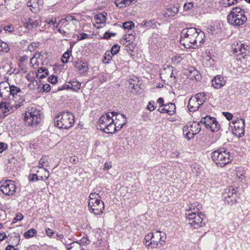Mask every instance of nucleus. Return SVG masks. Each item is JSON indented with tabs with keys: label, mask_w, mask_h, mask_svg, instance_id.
Returning <instances> with one entry per match:
<instances>
[{
	"label": "nucleus",
	"mask_w": 250,
	"mask_h": 250,
	"mask_svg": "<svg viewBox=\"0 0 250 250\" xmlns=\"http://www.w3.org/2000/svg\"><path fill=\"white\" fill-rule=\"evenodd\" d=\"M204 35L200 29L195 27L186 28L183 29L181 33L180 43L187 48H190L191 44L197 43V38L199 35Z\"/></svg>",
	"instance_id": "1"
},
{
	"label": "nucleus",
	"mask_w": 250,
	"mask_h": 250,
	"mask_svg": "<svg viewBox=\"0 0 250 250\" xmlns=\"http://www.w3.org/2000/svg\"><path fill=\"white\" fill-rule=\"evenodd\" d=\"M211 156L216 165L221 167L230 163L233 159L229 150L224 147L214 150L212 152Z\"/></svg>",
	"instance_id": "2"
},
{
	"label": "nucleus",
	"mask_w": 250,
	"mask_h": 250,
	"mask_svg": "<svg viewBox=\"0 0 250 250\" xmlns=\"http://www.w3.org/2000/svg\"><path fill=\"white\" fill-rule=\"evenodd\" d=\"M195 206H194L193 208L189 207L188 209H187L185 215L188 224L194 229H197L205 224L204 220L205 216L201 212H199L197 210L195 211Z\"/></svg>",
	"instance_id": "3"
},
{
	"label": "nucleus",
	"mask_w": 250,
	"mask_h": 250,
	"mask_svg": "<svg viewBox=\"0 0 250 250\" xmlns=\"http://www.w3.org/2000/svg\"><path fill=\"white\" fill-rule=\"evenodd\" d=\"M27 110L24 118L25 125L33 128L36 127L42 120V112L36 106L29 107Z\"/></svg>",
	"instance_id": "4"
},
{
	"label": "nucleus",
	"mask_w": 250,
	"mask_h": 250,
	"mask_svg": "<svg viewBox=\"0 0 250 250\" xmlns=\"http://www.w3.org/2000/svg\"><path fill=\"white\" fill-rule=\"evenodd\" d=\"M74 123V116L69 111H62L54 118L55 125L61 129H68L72 127Z\"/></svg>",
	"instance_id": "5"
},
{
	"label": "nucleus",
	"mask_w": 250,
	"mask_h": 250,
	"mask_svg": "<svg viewBox=\"0 0 250 250\" xmlns=\"http://www.w3.org/2000/svg\"><path fill=\"white\" fill-rule=\"evenodd\" d=\"M245 12L240 7L233 8L227 16L229 23L234 26H240L244 24L247 20Z\"/></svg>",
	"instance_id": "6"
},
{
	"label": "nucleus",
	"mask_w": 250,
	"mask_h": 250,
	"mask_svg": "<svg viewBox=\"0 0 250 250\" xmlns=\"http://www.w3.org/2000/svg\"><path fill=\"white\" fill-rule=\"evenodd\" d=\"M88 207L91 212L95 215H101L104 208V202L101 196L97 193H91L89 196Z\"/></svg>",
	"instance_id": "7"
},
{
	"label": "nucleus",
	"mask_w": 250,
	"mask_h": 250,
	"mask_svg": "<svg viewBox=\"0 0 250 250\" xmlns=\"http://www.w3.org/2000/svg\"><path fill=\"white\" fill-rule=\"evenodd\" d=\"M230 127H233V133L238 137H241L245 133V120L237 118L231 123Z\"/></svg>",
	"instance_id": "8"
},
{
	"label": "nucleus",
	"mask_w": 250,
	"mask_h": 250,
	"mask_svg": "<svg viewBox=\"0 0 250 250\" xmlns=\"http://www.w3.org/2000/svg\"><path fill=\"white\" fill-rule=\"evenodd\" d=\"M16 186L12 180L1 181L0 182V190L6 195H13L16 192Z\"/></svg>",
	"instance_id": "9"
},
{
	"label": "nucleus",
	"mask_w": 250,
	"mask_h": 250,
	"mask_svg": "<svg viewBox=\"0 0 250 250\" xmlns=\"http://www.w3.org/2000/svg\"><path fill=\"white\" fill-rule=\"evenodd\" d=\"M173 67L167 65L162 69L160 71V77L162 81L165 82L168 81L170 82H175L176 77L173 76Z\"/></svg>",
	"instance_id": "10"
},
{
	"label": "nucleus",
	"mask_w": 250,
	"mask_h": 250,
	"mask_svg": "<svg viewBox=\"0 0 250 250\" xmlns=\"http://www.w3.org/2000/svg\"><path fill=\"white\" fill-rule=\"evenodd\" d=\"M49 175V172L46 168H42L37 171V174L30 175L29 179L30 181H45L48 179Z\"/></svg>",
	"instance_id": "11"
},
{
	"label": "nucleus",
	"mask_w": 250,
	"mask_h": 250,
	"mask_svg": "<svg viewBox=\"0 0 250 250\" xmlns=\"http://www.w3.org/2000/svg\"><path fill=\"white\" fill-rule=\"evenodd\" d=\"M41 23V17L38 15H31L27 21L24 23V26L28 29L37 27Z\"/></svg>",
	"instance_id": "12"
},
{
	"label": "nucleus",
	"mask_w": 250,
	"mask_h": 250,
	"mask_svg": "<svg viewBox=\"0 0 250 250\" xmlns=\"http://www.w3.org/2000/svg\"><path fill=\"white\" fill-rule=\"evenodd\" d=\"M8 96V99L10 98V96H12V99L15 100L17 97H20L22 94V92L21 88L16 85H11L10 86L9 90H7Z\"/></svg>",
	"instance_id": "13"
},
{
	"label": "nucleus",
	"mask_w": 250,
	"mask_h": 250,
	"mask_svg": "<svg viewBox=\"0 0 250 250\" xmlns=\"http://www.w3.org/2000/svg\"><path fill=\"white\" fill-rule=\"evenodd\" d=\"M118 122L112 120L111 122L108 123L107 126H106L103 131L105 133H114L122 129V126H117Z\"/></svg>",
	"instance_id": "14"
},
{
	"label": "nucleus",
	"mask_w": 250,
	"mask_h": 250,
	"mask_svg": "<svg viewBox=\"0 0 250 250\" xmlns=\"http://www.w3.org/2000/svg\"><path fill=\"white\" fill-rule=\"evenodd\" d=\"M200 124H201L199 122L198 123H194L189 125V127L191 132H190V134L188 132L187 133L188 140L193 138L195 135L197 134L200 131L201 129Z\"/></svg>",
	"instance_id": "15"
},
{
	"label": "nucleus",
	"mask_w": 250,
	"mask_h": 250,
	"mask_svg": "<svg viewBox=\"0 0 250 250\" xmlns=\"http://www.w3.org/2000/svg\"><path fill=\"white\" fill-rule=\"evenodd\" d=\"M74 66L80 71V73L85 74L88 71V64L86 62L77 61L74 62Z\"/></svg>",
	"instance_id": "16"
},
{
	"label": "nucleus",
	"mask_w": 250,
	"mask_h": 250,
	"mask_svg": "<svg viewBox=\"0 0 250 250\" xmlns=\"http://www.w3.org/2000/svg\"><path fill=\"white\" fill-rule=\"evenodd\" d=\"M211 83L214 88L219 89L225 84L226 81L223 77L217 75L212 80Z\"/></svg>",
	"instance_id": "17"
},
{
	"label": "nucleus",
	"mask_w": 250,
	"mask_h": 250,
	"mask_svg": "<svg viewBox=\"0 0 250 250\" xmlns=\"http://www.w3.org/2000/svg\"><path fill=\"white\" fill-rule=\"evenodd\" d=\"M179 6L178 4L173 7L167 8L163 12V15L165 17H172L179 11Z\"/></svg>",
	"instance_id": "18"
},
{
	"label": "nucleus",
	"mask_w": 250,
	"mask_h": 250,
	"mask_svg": "<svg viewBox=\"0 0 250 250\" xmlns=\"http://www.w3.org/2000/svg\"><path fill=\"white\" fill-rule=\"evenodd\" d=\"M6 101V100H2L0 103V111L3 114L2 118H4L7 116V113L11 108L10 104Z\"/></svg>",
	"instance_id": "19"
},
{
	"label": "nucleus",
	"mask_w": 250,
	"mask_h": 250,
	"mask_svg": "<svg viewBox=\"0 0 250 250\" xmlns=\"http://www.w3.org/2000/svg\"><path fill=\"white\" fill-rule=\"evenodd\" d=\"M201 105L195 99L190 98L188 104V110L190 112L195 111L199 109Z\"/></svg>",
	"instance_id": "20"
},
{
	"label": "nucleus",
	"mask_w": 250,
	"mask_h": 250,
	"mask_svg": "<svg viewBox=\"0 0 250 250\" xmlns=\"http://www.w3.org/2000/svg\"><path fill=\"white\" fill-rule=\"evenodd\" d=\"M157 21L155 19H152L149 21H143L141 23V26L144 28H146V29H155L157 28Z\"/></svg>",
	"instance_id": "21"
},
{
	"label": "nucleus",
	"mask_w": 250,
	"mask_h": 250,
	"mask_svg": "<svg viewBox=\"0 0 250 250\" xmlns=\"http://www.w3.org/2000/svg\"><path fill=\"white\" fill-rule=\"evenodd\" d=\"M160 237L159 239L157 238H152V241H150L148 243L147 246H149L150 245H152L153 248L155 247H158L160 248L159 246V243L160 245V246H162L163 244L165 243V241L163 240H162L163 237L160 234Z\"/></svg>",
	"instance_id": "22"
},
{
	"label": "nucleus",
	"mask_w": 250,
	"mask_h": 250,
	"mask_svg": "<svg viewBox=\"0 0 250 250\" xmlns=\"http://www.w3.org/2000/svg\"><path fill=\"white\" fill-rule=\"evenodd\" d=\"M109 122L106 120L104 116H101L98 122L97 128L103 131Z\"/></svg>",
	"instance_id": "23"
},
{
	"label": "nucleus",
	"mask_w": 250,
	"mask_h": 250,
	"mask_svg": "<svg viewBox=\"0 0 250 250\" xmlns=\"http://www.w3.org/2000/svg\"><path fill=\"white\" fill-rule=\"evenodd\" d=\"M160 232L156 231L155 233H149L147 235H146L144 238L145 242L144 243L146 246H148L147 244L149 241H152V238H157L159 239L160 237Z\"/></svg>",
	"instance_id": "24"
},
{
	"label": "nucleus",
	"mask_w": 250,
	"mask_h": 250,
	"mask_svg": "<svg viewBox=\"0 0 250 250\" xmlns=\"http://www.w3.org/2000/svg\"><path fill=\"white\" fill-rule=\"evenodd\" d=\"M28 6L31 7L30 10L34 13H37L40 10L38 0H30L28 3Z\"/></svg>",
	"instance_id": "25"
},
{
	"label": "nucleus",
	"mask_w": 250,
	"mask_h": 250,
	"mask_svg": "<svg viewBox=\"0 0 250 250\" xmlns=\"http://www.w3.org/2000/svg\"><path fill=\"white\" fill-rule=\"evenodd\" d=\"M215 118L209 116H206L201 119L200 121V124H204L207 128H208L209 125L212 124L211 122L215 121Z\"/></svg>",
	"instance_id": "26"
},
{
	"label": "nucleus",
	"mask_w": 250,
	"mask_h": 250,
	"mask_svg": "<svg viewBox=\"0 0 250 250\" xmlns=\"http://www.w3.org/2000/svg\"><path fill=\"white\" fill-rule=\"evenodd\" d=\"M68 83L71 85V90L73 91H78L81 86V83L76 79L70 81Z\"/></svg>",
	"instance_id": "27"
},
{
	"label": "nucleus",
	"mask_w": 250,
	"mask_h": 250,
	"mask_svg": "<svg viewBox=\"0 0 250 250\" xmlns=\"http://www.w3.org/2000/svg\"><path fill=\"white\" fill-rule=\"evenodd\" d=\"M66 247L67 250H82L81 244L76 241L67 244Z\"/></svg>",
	"instance_id": "28"
},
{
	"label": "nucleus",
	"mask_w": 250,
	"mask_h": 250,
	"mask_svg": "<svg viewBox=\"0 0 250 250\" xmlns=\"http://www.w3.org/2000/svg\"><path fill=\"white\" fill-rule=\"evenodd\" d=\"M205 93H198L195 95L194 99L200 104H202L207 100Z\"/></svg>",
	"instance_id": "29"
},
{
	"label": "nucleus",
	"mask_w": 250,
	"mask_h": 250,
	"mask_svg": "<svg viewBox=\"0 0 250 250\" xmlns=\"http://www.w3.org/2000/svg\"><path fill=\"white\" fill-rule=\"evenodd\" d=\"M167 108L166 113L169 115H174L175 113L176 107L175 105L172 103H169L165 105Z\"/></svg>",
	"instance_id": "30"
},
{
	"label": "nucleus",
	"mask_w": 250,
	"mask_h": 250,
	"mask_svg": "<svg viewBox=\"0 0 250 250\" xmlns=\"http://www.w3.org/2000/svg\"><path fill=\"white\" fill-rule=\"evenodd\" d=\"M9 50V45L6 42L0 41V55L8 52Z\"/></svg>",
	"instance_id": "31"
},
{
	"label": "nucleus",
	"mask_w": 250,
	"mask_h": 250,
	"mask_svg": "<svg viewBox=\"0 0 250 250\" xmlns=\"http://www.w3.org/2000/svg\"><path fill=\"white\" fill-rule=\"evenodd\" d=\"M107 13L103 12L102 13L96 15L94 16L95 19L100 21V23L105 22L106 20Z\"/></svg>",
	"instance_id": "32"
},
{
	"label": "nucleus",
	"mask_w": 250,
	"mask_h": 250,
	"mask_svg": "<svg viewBox=\"0 0 250 250\" xmlns=\"http://www.w3.org/2000/svg\"><path fill=\"white\" fill-rule=\"evenodd\" d=\"M37 234V231L35 229H31L28 231H26L24 234V236L25 237V238H30L31 237H33V236L36 235Z\"/></svg>",
	"instance_id": "33"
},
{
	"label": "nucleus",
	"mask_w": 250,
	"mask_h": 250,
	"mask_svg": "<svg viewBox=\"0 0 250 250\" xmlns=\"http://www.w3.org/2000/svg\"><path fill=\"white\" fill-rule=\"evenodd\" d=\"M211 123L212 124L209 125L210 126L208 129H209L212 132L218 131L220 128V125L218 124L216 119H215V121Z\"/></svg>",
	"instance_id": "34"
},
{
	"label": "nucleus",
	"mask_w": 250,
	"mask_h": 250,
	"mask_svg": "<svg viewBox=\"0 0 250 250\" xmlns=\"http://www.w3.org/2000/svg\"><path fill=\"white\" fill-rule=\"evenodd\" d=\"M123 26L125 29L129 30L134 26V23L132 21H126L123 23Z\"/></svg>",
	"instance_id": "35"
},
{
	"label": "nucleus",
	"mask_w": 250,
	"mask_h": 250,
	"mask_svg": "<svg viewBox=\"0 0 250 250\" xmlns=\"http://www.w3.org/2000/svg\"><path fill=\"white\" fill-rule=\"evenodd\" d=\"M110 51H107L104 54V62L105 63H109V61L112 60V55Z\"/></svg>",
	"instance_id": "36"
},
{
	"label": "nucleus",
	"mask_w": 250,
	"mask_h": 250,
	"mask_svg": "<svg viewBox=\"0 0 250 250\" xmlns=\"http://www.w3.org/2000/svg\"><path fill=\"white\" fill-rule=\"evenodd\" d=\"M194 3L192 2H186L183 6L184 11L188 12L190 11L193 7Z\"/></svg>",
	"instance_id": "37"
},
{
	"label": "nucleus",
	"mask_w": 250,
	"mask_h": 250,
	"mask_svg": "<svg viewBox=\"0 0 250 250\" xmlns=\"http://www.w3.org/2000/svg\"><path fill=\"white\" fill-rule=\"evenodd\" d=\"M112 116L113 117L115 116V119H114V121H117V120H124L125 118V115L124 114H118L117 112H115L114 111H112L111 112Z\"/></svg>",
	"instance_id": "38"
},
{
	"label": "nucleus",
	"mask_w": 250,
	"mask_h": 250,
	"mask_svg": "<svg viewBox=\"0 0 250 250\" xmlns=\"http://www.w3.org/2000/svg\"><path fill=\"white\" fill-rule=\"evenodd\" d=\"M71 51L67 50L66 51L62 56V62L63 63H66L68 62V60L70 58V54L71 53Z\"/></svg>",
	"instance_id": "39"
},
{
	"label": "nucleus",
	"mask_w": 250,
	"mask_h": 250,
	"mask_svg": "<svg viewBox=\"0 0 250 250\" xmlns=\"http://www.w3.org/2000/svg\"><path fill=\"white\" fill-rule=\"evenodd\" d=\"M120 46L117 44H114L111 48V51H110V52H111V54L112 55H115L117 54L119 50H120Z\"/></svg>",
	"instance_id": "40"
},
{
	"label": "nucleus",
	"mask_w": 250,
	"mask_h": 250,
	"mask_svg": "<svg viewBox=\"0 0 250 250\" xmlns=\"http://www.w3.org/2000/svg\"><path fill=\"white\" fill-rule=\"evenodd\" d=\"M156 107V104L154 101H151L149 102L148 104L147 105V109L148 110H149L150 111H152L155 110Z\"/></svg>",
	"instance_id": "41"
},
{
	"label": "nucleus",
	"mask_w": 250,
	"mask_h": 250,
	"mask_svg": "<svg viewBox=\"0 0 250 250\" xmlns=\"http://www.w3.org/2000/svg\"><path fill=\"white\" fill-rule=\"evenodd\" d=\"M3 29L5 32H8L10 33H13L15 30L14 26L12 24H10L3 27Z\"/></svg>",
	"instance_id": "42"
},
{
	"label": "nucleus",
	"mask_w": 250,
	"mask_h": 250,
	"mask_svg": "<svg viewBox=\"0 0 250 250\" xmlns=\"http://www.w3.org/2000/svg\"><path fill=\"white\" fill-rule=\"evenodd\" d=\"M67 22L73 21V23H75L74 22H77L78 21L72 15H67L65 18L63 19Z\"/></svg>",
	"instance_id": "43"
},
{
	"label": "nucleus",
	"mask_w": 250,
	"mask_h": 250,
	"mask_svg": "<svg viewBox=\"0 0 250 250\" xmlns=\"http://www.w3.org/2000/svg\"><path fill=\"white\" fill-rule=\"evenodd\" d=\"M115 3L116 6L120 8L124 7L125 5H126L125 0H116Z\"/></svg>",
	"instance_id": "44"
},
{
	"label": "nucleus",
	"mask_w": 250,
	"mask_h": 250,
	"mask_svg": "<svg viewBox=\"0 0 250 250\" xmlns=\"http://www.w3.org/2000/svg\"><path fill=\"white\" fill-rule=\"evenodd\" d=\"M48 81L52 84H56L58 82L57 77L54 75H51L48 78Z\"/></svg>",
	"instance_id": "45"
},
{
	"label": "nucleus",
	"mask_w": 250,
	"mask_h": 250,
	"mask_svg": "<svg viewBox=\"0 0 250 250\" xmlns=\"http://www.w3.org/2000/svg\"><path fill=\"white\" fill-rule=\"evenodd\" d=\"M45 231L47 236L49 237H52L55 234V231L50 228H46Z\"/></svg>",
	"instance_id": "46"
},
{
	"label": "nucleus",
	"mask_w": 250,
	"mask_h": 250,
	"mask_svg": "<svg viewBox=\"0 0 250 250\" xmlns=\"http://www.w3.org/2000/svg\"><path fill=\"white\" fill-rule=\"evenodd\" d=\"M8 148V145L4 142H0V153L3 152Z\"/></svg>",
	"instance_id": "47"
},
{
	"label": "nucleus",
	"mask_w": 250,
	"mask_h": 250,
	"mask_svg": "<svg viewBox=\"0 0 250 250\" xmlns=\"http://www.w3.org/2000/svg\"><path fill=\"white\" fill-rule=\"evenodd\" d=\"M47 161V159L46 156L42 157L39 161V167L42 169V168H43L42 167V166H44V165L45 164V162Z\"/></svg>",
	"instance_id": "48"
},
{
	"label": "nucleus",
	"mask_w": 250,
	"mask_h": 250,
	"mask_svg": "<svg viewBox=\"0 0 250 250\" xmlns=\"http://www.w3.org/2000/svg\"><path fill=\"white\" fill-rule=\"evenodd\" d=\"M56 236L57 237V239L60 240L62 243V244H64L65 245H67L66 242H64L65 240L64 239V236L63 234L57 233L56 234Z\"/></svg>",
	"instance_id": "49"
},
{
	"label": "nucleus",
	"mask_w": 250,
	"mask_h": 250,
	"mask_svg": "<svg viewBox=\"0 0 250 250\" xmlns=\"http://www.w3.org/2000/svg\"><path fill=\"white\" fill-rule=\"evenodd\" d=\"M23 218L21 214L19 213L17 214L16 216L13 219L12 223H15L17 221H21Z\"/></svg>",
	"instance_id": "50"
},
{
	"label": "nucleus",
	"mask_w": 250,
	"mask_h": 250,
	"mask_svg": "<svg viewBox=\"0 0 250 250\" xmlns=\"http://www.w3.org/2000/svg\"><path fill=\"white\" fill-rule=\"evenodd\" d=\"M41 84H40V86H41ZM42 88L43 91L49 92L51 90V86L49 84L46 83V84H42Z\"/></svg>",
	"instance_id": "51"
},
{
	"label": "nucleus",
	"mask_w": 250,
	"mask_h": 250,
	"mask_svg": "<svg viewBox=\"0 0 250 250\" xmlns=\"http://www.w3.org/2000/svg\"><path fill=\"white\" fill-rule=\"evenodd\" d=\"M191 131L190 130V128H189V125H186V126H185L184 127V128H183V133L185 135V136L186 137V138L188 139V133H190Z\"/></svg>",
	"instance_id": "52"
},
{
	"label": "nucleus",
	"mask_w": 250,
	"mask_h": 250,
	"mask_svg": "<svg viewBox=\"0 0 250 250\" xmlns=\"http://www.w3.org/2000/svg\"><path fill=\"white\" fill-rule=\"evenodd\" d=\"M135 39L134 35L132 33H128L125 35V40H128V41L134 40Z\"/></svg>",
	"instance_id": "53"
},
{
	"label": "nucleus",
	"mask_w": 250,
	"mask_h": 250,
	"mask_svg": "<svg viewBox=\"0 0 250 250\" xmlns=\"http://www.w3.org/2000/svg\"><path fill=\"white\" fill-rule=\"evenodd\" d=\"M38 72V73H44V74H46V75H49L48 69L43 67H41L40 69H39Z\"/></svg>",
	"instance_id": "54"
},
{
	"label": "nucleus",
	"mask_w": 250,
	"mask_h": 250,
	"mask_svg": "<svg viewBox=\"0 0 250 250\" xmlns=\"http://www.w3.org/2000/svg\"><path fill=\"white\" fill-rule=\"evenodd\" d=\"M118 125L117 126H122V128L126 124V120L125 118L124 120H117Z\"/></svg>",
	"instance_id": "55"
},
{
	"label": "nucleus",
	"mask_w": 250,
	"mask_h": 250,
	"mask_svg": "<svg viewBox=\"0 0 250 250\" xmlns=\"http://www.w3.org/2000/svg\"><path fill=\"white\" fill-rule=\"evenodd\" d=\"M0 85L1 87H3L4 89L7 88L8 87V89L9 88L10 86L11 85L6 82H1L0 83Z\"/></svg>",
	"instance_id": "56"
},
{
	"label": "nucleus",
	"mask_w": 250,
	"mask_h": 250,
	"mask_svg": "<svg viewBox=\"0 0 250 250\" xmlns=\"http://www.w3.org/2000/svg\"><path fill=\"white\" fill-rule=\"evenodd\" d=\"M112 167L111 162H106L104 163L103 170H107L110 169Z\"/></svg>",
	"instance_id": "57"
},
{
	"label": "nucleus",
	"mask_w": 250,
	"mask_h": 250,
	"mask_svg": "<svg viewBox=\"0 0 250 250\" xmlns=\"http://www.w3.org/2000/svg\"><path fill=\"white\" fill-rule=\"evenodd\" d=\"M81 37L78 36V40L81 41L85 39H87L89 35L87 34L84 33H82L80 34Z\"/></svg>",
	"instance_id": "58"
},
{
	"label": "nucleus",
	"mask_w": 250,
	"mask_h": 250,
	"mask_svg": "<svg viewBox=\"0 0 250 250\" xmlns=\"http://www.w3.org/2000/svg\"><path fill=\"white\" fill-rule=\"evenodd\" d=\"M224 116L228 120H230L233 118V115L229 112H225L223 113Z\"/></svg>",
	"instance_id": "59"
},
{
	"label": "nucleus",
	"mask_w": 250,
	"mask_h": 250,
	"mask_svg": "<svg viewBox=\"0 0 250 250\" xmlns=\"http://www.w3.org/2000/svg\"><path fill=\"white\" fill-rule=\"evenodd\" d=\"M235 50L236 55L243 54L245 52V51H244L243 49H242V48H240V47H238L237 48H235Z\"/></svg>",
	"instance_id": "60"
},
{
	"label": "nucleus",
	"mask_w": 250,
	"mask_h": 250,
	"mask_svg": "<svg viewBox=\"0 0 250 250\" xmlns=\"http://www.w3.org/2000/svg\"><path fill=\"white\" fill-rule=\"evenodd\" d=\"M38 45V43H31L28 47V49L29 50L31 51L32 49H34V48L37 47Z\"/></svg>",
	"instance_id": "61"
},
{
	"label": "nucleus",
	"mask_w": 250,
	"mask_h": 250,
	"mask_svg": "<svg viewBox=\"0 0 250 250\" xmlns=\"http://www.w3.org/2000/svg\"><path fill=\"white\" fill-rule=\"evenodd\" d=\"M245 174V173H241L240 172H237L236 175L238 178L241 180V181H242V180L244 179L246 177Z\"/></svg>",
	"instance_id": "62"
},
{
	"label": "nucleus",
	"mask_w": 250,
	"mask_h": 250,
	"mask_svg": "<svg viewBox=\"0 0 250 250\" xmlns=\"http://www.w3.org/2000/svg\"><path fill=\"white\" fill-rule=\"evenodd\" d=\"M157 103L160 104V107L165 106V105H166L165 104H164V100L163 98H158V99L157 100Z\"/></svg>",
	"instance_id": "63"
},
{
	"label": "nucleus",
	"mask_w": 250,
	"mask_h": 250,
	"mask_svg": "<svg viewBox=\"0 0 250 250\" xmlns=\"http://www.w3.org/2000/svg\"><path fill=\"white\" fill-rule=\"evenodd\" d=\"M5 250H19L17 248H14V247L13 245H9L5 248Z\"/></svg>",
	"instance_id": "64"
}]
</instances>
